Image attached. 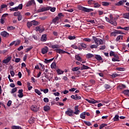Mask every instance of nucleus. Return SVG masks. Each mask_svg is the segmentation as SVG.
<instances>
[{"label": "nucleus", "mask_w": 129, "mask_h": 129, "mask_svg": "<svg viewBox=\"0 0 129 129\" xmlns=\"http://www.w3.org/2000/svg\"><path fill=\"white\" fill-rule=\"evenodd\" d=\"M93 39L97 46H99V45H102L103 44V41L101 39H98L95 36H93Z\"/></svg>", "instance_id": "1"}, {"label": "nucleus", "mask_w": 129, "mask_h": 129, "mask_svg": "<svg viewBox=\"0 0 129 129\" xmlns=\"http://www.w3.org/2000/svg\"><path fill=\"white\" fill-rule=\"evenodd\" d=\"M65 113L66 114H67V115H68L69 116L72 117V116H73V113H74V111H73L72 109L68 108L67 109V110L66 111Z\"/></svg>", "instance_id": "2"}, {"label": "nucleus", "mask_w": 129, "mask_h": 129, "mask_svg": "<svg viewBox=\"0 0 129 129\" xmlns=\"http://www.w3.org/2000/svg\"><path fill=\"white\" fill-rule=\"evenodd\" d=\"M80 10H81V11H83V12H85V13H90V12H93V9H88L82 6L80 7Z\"/></svg>", "instance_id": "3"}, {"label": "nucleus", "mask_w": 129, "mask_h": 129, "mask_svg": "<svg viewBox=\"0 0 129 129\" xmlns=\"http://www.w3.org/2000/svg\"><path fill=\"white\" fill-rule=\"evenodd\" d=\"M50 10V7H43L40 9H38L37 11V13H42L46 11H49Z\"/></svg>", "instance_id": "4"}, {"label": "nucleus", "mask_w": 129, "mask_h": 129, "mask_svg": "<svg viewBox=\"0 0 129 129\" xmlns=\"http://www.w3.org/2000/svg\"><path fill=\"white\" fill-rule=\"evenodd\" d=\"M86 100L89 103H92L93 104H94V103H98L99 102V101H96L93 99H91L90 100L86 99Z\"/></svg>", "instance_id": "5"}, {"label": "nucleus", "mask_w": 129, "mask_h": 129, "mask_svg": "<svg viewBox=\"0 0 129 129\" xmlns=\"http://www.w3.org/2000/svg\"><path fill=\"white\" fill-rule=\"evenodd\" d=\"M78 107H79V105L75 106V111L74 112V114H76L77 115H78V114H79V113H80V110L79 109H78Z\"/></svg>", "instance_id": "6"}, {"label": "nucleus", "mask_w": 129, "mask_h": 129, "mask_svg": "<svg viewBox=\"0 0 129 129\" xmlns=\"http://www.w3.org/2000/svg\"><path fill=\"white\" fill-rule=\"evenodd\" d=\"M24 90H23V89H20L18 91V93L19 94L18 95V97H19V98H22L23 97L24 95L23 94Z\"/></svg>", "instance_id": "7"}, {"label": "nucleus", "mask_w": 129, "mask_h": 129, "mask_svg": "<svg viewBox=\"0 0 129 129\" xmlns=\"http://www.w3.org/2000/svg\"><path fill=\"white\" fill-rule=\"evenodd\" d=\"M11 60H12V57L8 56L6 59L3 60V62L5 63V64H8V63H9Z\"/></svg>", "instance_id": "8"}, {"label": "nucleus", "mask_w": 129, "mask_h": 129, "mask_svg": "<svg viewBox=\"0 0 129 129\" xmlns=\"http://www.w3.org/2000/svg\"><path fill=\"white\" fill-rule=\"evenodd\" d=\"M1 35L2 36V37H9L10 36V34L8 33L7 31H3L1 33Z\"/></svg>", "instance_id": "9"}, {"label": "nucleus", "mask_w": 129, "mask_h": 129, "mask_svg": "<svg viewBox=\"0 0 129 129\" xmlns=\"http://www.w3.org/2000/svg\"><path fill=\"white\" fill-rule=\"evenodd\" d=\"M40 41L41 42H46L47 41V35L46 34H43L41 36Z\"/></svg>", "instance_id": "10"}, {"label": "nucleus", "mask_w": 129, "mask_h": 129, "mask_svg": "<svg viewBox=\"0 0 129 129\" xmlns=\"http://www.w3.org/2000/svg\"><path fill=\"white\" fill-rule=\"evenodd\" d=\"M33 5H35V1L31 0L27 3L26 7H31V6H33Z\"/></svg>", "instance_id": "11"}, {"label": "nucleus", "mask_w": 129, "mask_h": 129, "mask_svg": "<svg viewBox=\"0 0 129 129\" xmlns=\"http://www.w3.org/2000/svg\"><path fill=\"white\" fill-rule=\"evenodd\" d=\"M31 108L33 111L37 112L39 110V108L36 105H32Z\"/></svg>", "instance_id": "12"}, {"label": "nucleus", "mask_w": 129, "mask_h": 129, "mask_svg": "<svg viewBox=\"0 0 129 129\" xmlns=\"http://www.w3.org/2000/svg\"><path fill=\"white\" fill-rule=\"evenodd\" d=\"M55 50L56 52L58 53V54H65V53H66L64 50H63L62 49H61L57 48Z\"/></svg>", "instance_id": "13"}, {"label": "nucleus", "mask_w": 129, "mask_h": 129, "mask_svg": "<svg viewBox=\"0 0 129 129\" xmlns=\"http://www.w3.org/2000/svg\"><path fill=\"white\" fill-rule=\"evenodd\" d=\"M48 52V47L46 46L45 48H43L41 49V53L42 54H46V53Z\"/></svg>", "instance_id": "14"}, {"label": "nucleus", "mask_w": 129, "mask_h": 129, "mask_svg": "<svg viewBox=\"0 0 129 129\" xmlns=\"http://www.w3.org/2000/svg\"><path fill=\"white\" fill-rule=\"evenodd\" d=\"M95 59H96V60H98V61H101L102 60V57H101V56L98 54H96L95 56Z\"/></svg>", "instance_id": "15"}, {"label": "nucleus", "mask_w": 129, "mask_h": 129, "mask_svg": "<svg viewBox=\"0 0 129 129\" xmlns=\"http://www.w3.org/2000/svg\"><path fill=\"white\" fill-rule=\"evenodd\" d=\"M75 58L77 61H80V62L82 61V58L81 57H80V56H79V55L76 54L75 55Z\"/></svg>", "instance_id": "16"}, {"label": "nucleus", "mask_w": 129, "mask_h": 129, "mask_svg": "<svg viewBox=\"0 0 129 129\" xmlns=\"http://www.w3.org/2000/svg\"><path fill=\"white\" fill-rule=\"evenodd\" d=\"M123 38V35L118 36L116 39V42H118L120 41V40H122Z\"/></svg>", "instance_id": "17"}, {"label": "nucleus", "mask_w": 129, "mask_h": 129, "mask_svg": "<svg viewBox=\"0 0 129 129\" xmlns=\"http://www.w3.org/2000/svg\"><path fill=\"white\" fill-rule=\"evenodd\" d=\"M31 22L32 23V25L33 26H38V25H40V22L35 20H33L31 21Z\"/></svg>", "instance_id": "18"}, {"label": "nucleus", "mask_w": 129, "mask_h": 129, "mask_svg": "<svg viewBox=\"0 0 129 129\" xmlns=\"http://www.w3.org/2000/svg\"><path fill=\"white\" fill-rule=\"evenodd\" d=\"M116 35H117V30H115L114 32H112L110 33L111 37H112V36H113L114 37H116Z\"/></svg>", "instance_id": "19"}, {"label": "nucleus", "mask_w": 129, "mask_h": 129, "mask_svg": "<svg viewBox=\"0 0 129 129\" xmlns=\"http://www.w3.org/2000/svg\"><path fill=\"white\" fill-rule=\"evenodd\" d=\"M94 55L91 53H88L86 54V57L87 58V59H89L90 58H92V57H94Z\"/></svg>", "instance_id": "20"}, {"label": "nucleus", "mask_w": 129, "mask_h": 129, "mask_svg": "<svg viewBox=\"0 0 129 129\" xmlns=\"http://www.w3.org/2000/svg\"><path fill=\"white\" fill-rule=\"evenodd\" d=\"M56 72H57L58 75H61L62 74H63V73H64V71H63L60 69H57L56 70Z\"/></svg>", "instance_id": "21"}, {"label": "nucleus", "mask_w": 129, "mask_h": 129, "mask_svg": "<svg viewBox=\"0 0 129 129\" xmlns=\"http://www.w3.org/2000/svg\"><path fill=\"white\" fill-rule=\"evenodd\" d=\"M110 24H111V25H113V26H116L117 25V23H116V21H113V20H110Z\"/></svg>", "instance_id": "22"}, {"label": "nucleus", "mask_w": 129, "mask_h": 129, "mask_svg": "<svg viewBox=\"0 0 129 129\" xmlns=\"http://www.w3.org/2000/svg\"><path fill=\"white\" fill-rule=\"evenodd\" d=\"M123 18L124 19H129V13H124L123 14Z\"/></svg>", "instance_id": "23"}, {"label": "nucleus", "mask_w": 129, "mask_h": 129, "mask_svg": "<svg viewBox=\"0 0 129 129\" xmlns=\"http://www.w3.org/2000/svg\"><path fill=\"white\" fill-rule=\"evenodd\" d=\"M43 108H44V111H48L50 110V106L48 105L44 106Z\"/></svg>", "instance_id": "24"}, {"label": "nucleus", "mask_w": 129, "mask_h": 129, "mask_svg": "<svg viewBox=\"0 0 129 129\" xmlns=\"http://www.w3.org/2000/svg\"><path fill=\"white\" fill-rule=\"evenodd\" d=\"M126 87V86L123 84L119 85L118 86V88H119V89H123V88H125Z\"/></svg>", "instance_id": "25"}, {"label": "nucleus", "mask_w": 129, "mask_h": 129, "mask_svg": "<svg viewBox=\"0 0 129 129\" xmlns=\"http://www.w3.org/2000/svg\"><path fill=\"white\" fill-rule=\"evenodd\" d=\"M80 118H82V119H85V112L81 113Z\"/></svg>", "instance_id": "26"}, {"label": "nucleus", "mask_w": 129, "mask_h": 129, "mask_svg": "<svg viewBox=\"0 0 129 129\" xmlns=\"http://www.w3.org/2000/svg\"><path fill=\"white\" fill-rule=\"evenodd\" d=\"M59 48H60V45H58V44H54V45H52V49H59Z\"/></svg>", "instance_id": "27"}, {"label": "nucleus", "mask_w": 129, "mask_h": 129, "mask_svg": "<svg viewBox=\"0 0 129 129\" xmlns=\"http://www.w3.org/2000/svg\"><path fill=\"white\" fill-rule=\"evenodd\" d=\"M27 28H28V29H30V28H31L32 26H33L32 21L27 22Z\"/></svg>", "instance_id": "28"}, {"label": "nucleus", "mask_w": 129, "mask_h": 129, "mask_svg": "<svg viewBox=\"0 0 129 129\" xmlns=\"http://www.w3.org/2000/svg\"><path fill=\"white\" fill-rule=\"evenodd\" d=\"M123 94L126 95L127 96H129V90H125L123 91Z\"/></svg>", "instance_id": "29"}, {"label": "nucleus", "mask_w": 129, "mask_h": 129, "mask_svg": "<svg viewBox=\"0 0 129 129\" xmlns=\"http://www.w3.org/2000/svg\"><path fill=\"white\" fill-rule=\"evenodd\" d=\"M119 116L118 115H115L114 117L113 118L114 121H117L119 120Z\"/></svg>", "instance_id": "30"}, {"label": "nucleus", "mask_w": 129, "mask_h": 129, "mask_svg": "<svg viewBox=\"0 0 129 129\" xmlns=\"http://www.w3.org/2000/svg\"><path fill=\"white\" fill-rule=\"evenodd\" d=\"M10 11H13V12H17L19 11V8L18 7H16L15 8H13L10 9Z\"/></svg>", "instance_id": "31"}, {"label": "nucleus", "mask_w": 129, "mask_h": 129, "mask_svg": "<svg viewBox=\"0 0 129 129\" xmlns=\"http://www.w3.org/2000/svg\"><path fill=\"white\" fill-rule=\"evenodd\" d=\"M90 68H89L88 66H86L84 64L83 65V67L81 68L82 70H86L87 69H89Z\"/></svg>", "instance_id": "32"}, {"label": "nucleus", "mask_w": 129, "mask_h": 129, "mask_svg": "<svg viewBox=\"0 0 129 129\" xmlns=\"http://www.w3.org/2000/svg\"><path fill=\"white\" fill-rule=\"evenodd\" d=\"M16 29V27L14 26H8L7 27L8 31H12V30H15Z\"/></svg>", "instance_id": "33"}, {"label": "nucleus", "mask_w": 129, "mask_h": 129, "mask_svg": "<svg viewBox=\"0 0 129 129\" xmlns=\"http://www.w3.org/2000/svg\"><path fill=\"white\" fill-rule=\"evenodd\" d=\"M95 3V1H94V0H88V5H94Z\"/></svg>", "instance_id": "34"}, {"label": "nucleus", "mask_w": 129, "mask_h": 129, "mask_svg": "<svg viewBox=\"0 0 129 129\" xmlns=\"http://www.w3.org/2000/svg\"><path fill=\"white\" fill-rule=\"evenodd\" d=\"M60 20V17H56L54 19L52 20L53 23H56L57 21H59Z\"/></svg>", "instance_id": "35"}, {"label": "nucleus", "mask_w": 129, "mask_h": 129, "mask_svg": "<svg viewBox=\"0 0 129 129\" xmlns=\"http://www.w3.org/2000/svg\"><path fill=\"white\" fill-rule=\"evenodd\" d=\"M34 91L35 93H37V94H38V95H41V94H42V93H41V92L37 89H35L34 90Z\"/></svg>", "instance_id": "36"}, {"label": "nucleus", "mask_w": 129, "mask_h": 129, "mask_svg": "<svg viewBox=\"0 0 129 129\" xmlns=\"http://www.w3.org/2000/svg\"><path fill=\"white\" fill-rule=\"evenodd\" d=\"M12 129H22V127H21L20 126L14 125V126H12Z\"/></svg>", "instance_id": "37"}, {"label": "nucleus", "mask_w": 129, "mask_h": 129, "mask_svg": "<svg viewBox=\"0 0 129 129\" xmlns=\"http://www.w3.org/2000/svg\"><path fill=\"white\" fill-rule=\"evenodd\" d=\"M102 6H104V7H107V6H109V3L103 2L102 3Z\"/></svg>", "instance_id": "38"}, {"label": "nucleus", "mask_w": 129, "mask_h": 129, "mask_svg": "<svg viewBox=\"0 0 129 129\" xmlns=\"http://www.w3.org/2000/svg\"><path fill=\"white\" fill-rule=\"evenodd\" d=\"M105 126H107V124H105V123H102L99 127L100 129H102L103 127H104Z\"/></svg>", "instance_id": "39"}, {"label": "nucleus", "mask_w": 129, "mask_h": 129, "mask_svg": "<svg viewBox=\"0 0 129 129\" xmlns=\"http://www.w3.org/2000/svg\"><path fill=\"white\" fill-rule=\"evenodd\" d=\"M122 5H123V4L122 3V2H121V1H119L115 4V5L118 6H122Z\"/></svg>", "instance_id": "40"}, {"label": "nucleus", "mask_w": 129, "mask_h": 129, "mask_svg": "<svg viewBox=\"0 0 129 129\" xmlns=\"http://www.w3.org/2000/svg\"><path fill=\"white\" fill-rule=\"evenodd\" d=\"M97 47H98V45H97V44H93L91 45L90 48L91 49H97Z\"/></svg>", "instance_id": "41"}, {"label": "nucleus", "mask_w": 129, "mask_h": 129, "mask_svg": "<svg viewBox=\"0 0 129 129\" xmlns=\"http://www.w3.org/2000/svg\"><path fill=\"white\" fill-rule=\"evenodd\" d=\"M99 7H100V5L99 3H95L94 4V8H99Z\"/></svg>", "instance_id": "42"}, {"label": "nucleus", "mask_w": 129, "mask_h": 129, "mask_svg": "<svg viewBox=\"0 0 129 129\" xmlns=\"http://www.w3.org/2000/svg\"><path fill=\"white\" fill-rule=\"evenodd\" d=\"M20 15H21V12H15L14 13V16L15 17H18V16H19Z\"/></svg>", "instance_id": "43"}, {"label": "nucleus", "mask_w": 129, "mask_h": 129, "mask_svg": "<svg viewBox=\"0 0 129 129\" xmlns=\"http://www.w3.org/2000/svg\"><path fill=\"white\" fill-rule=\"evenodd\" d=\"M84 122L85 123V124H86V125H88V126H90V125H91V122L89 121H84Z\"/></svg>", "instance_id": "44"}, {"label": "nucleus", "mask_w": 129, "mask_h": 129, "mask_svg": "<svg viewBox=\"0 0 129 129\" xmlns=\"http://www.w3.org/2000/svg\"><path fill=\"white\" fill-rule=\"evenodd\" d=\"M80 69V68L79 67H77L73 68L72 71H78Z\"/></svg>", "instance_id": "45"}, {"label": "nucleus", "mask_w": 129, "mask_h": 129, "mask_svg": "<svg viewBox=\"0 0 129 129\" xmlns=\"http://www.w3.org/2000/svg\"><path fill=\"white\" fill-rule=\"evenodd\" d=\"M51 68L52 69H55L56 68V63L53 62L51 64Z\"/></svg>", "instance_id": "46"}, {"label": "nucleus", "mask_w": 129, "mask_h": 129, "mask_svg": "<svg viewBox=\"0 0 129 129\" xmlns=\"http://www.w3.org/2000/svg\"><path fill=\"white\" fill-rule=\"evenodd\" d=\"M18 90V88H14L12 89L11 93H15V92H16V91Z\"/></svg>", "instance_id": "47"}, {"label": "nucleus", "mask_w": 129, "mask_h": 129, "mask_svg": "<svg viewBox=\"0 0 129 129\" xmlns=\"http://www.w3.org/2000/svg\"><path fill=\"white\" fill-rule=\"evenodd\" d=\"M76 38V37L75 36H69L68 37V39H69V40H74V39H75Z\"/></svg>", "instance_id": "48"}, {"label": "nucleus", "mask_w": 129, "mask_h": 129, "mask_svg": "<svg viewBox=\"0 0 129 129\" xmlns=\"http://www.w3.org/2000/svg\"><path fill=\"white\" fill-rule=\"evenodd\" d=\"M117 35H119V34L124 35V33L121 32V31L120 30H117Z\"/></svg>", "instance_id": "49"}, {"label": "nucleus", "mask_w": 129, "mask_h": 129, "mask_svg": "<svg viewBox=\"0 0 129 129\" xmlns=\"http://www.w3.org/2000/svg\"><path fill=\"white\" fill-rule=\"evenodd\" d=\"M7 7H8V5L3 4V5H1V9L2 10H3V9H5V8H7Z\"/></svg>", "instance_id": "50"}, {"label": "nucleus", "mask_w": 129, "mask_h": 129, "mask_svg": "<svg viewBox=\"0 0 129 129\" xmlns=\"http://www.w3.org/2000/svg\"><path fill=\"white\" fill-rule=\"evenodd\" d=\"M114 52L111 51H110L109 55L110 57H112V56H115Z\"/></svg>", "instance_id": "51"}, {"label": "nucleus", "mask_w": 129, "mask_h": 129, "mask_svg": "<svg viewBox=\"0 0 129 129\" xmlns=\"http://www.w3.org/2000/svg\"><path fill=\"white\" fill-rule=\"evenodd\" d=\"M81 47H82V48H83L84 49L86 48V47H87V45H86V44H84V43H81Z\"/></svg>", "instance_id": "52"}, {"label": "nucleus", "mask_w": 129, "mask_h": 129, "mask_svg": "<svg viewBox=\"0 0 129 129\" xmlns=\"http://www.w3.org/2000/svg\"><path fill=\"white\" fill-rule=\"evenodd\" d=\"M81 99V97L80 96H78L77 95H75V100H79Z\"/></svg>", "instance_id": "53"}, {"label": "nucleus", "mask_w": 129, "mask_h": 129, "mask_svg": "<svg viewBox=\"0 0 129 129\" xmlns=\"http://www.w3.org/2000/svg\"><path fill=\"white\" fill-rule=\"evenodd\" d=\"M22 19H23V16L20 14L19 16H18V20L22 21Z\"/></svg>", "instance_id": "54"}, {"label": "nucleus", "mask_w": 129, "mask_h": 129, "mask_svg": "<svg viewBox=\"0 0 129 129\" xmlns=\"http://www.w3.org/2000/svg\"><path fill=\"white\" fill-rule=\"evenodd\" d=\"M84 41H85V42H91V39L90 38H84Z\"/></svg>", "instance_id": "55"}, {"label": "nucleus", "mask_w": 129, "mask_h": 129, "mask_svg": "<svg viewBox=\"0 0 129 129\" xmlns=\"http://www.w3.org/2000/svg\"><path fill=\"white\" fill-rule=\"evenodd\" d=\"M104 87L106 89H109V88H110V86H109V85L105 84Z\"/></svg>", "instance_id": "56"}, {"label": "nucleus", "mask_w": 129, "mask_h": 129, "mask_svg": "<svg viewBox=\"0 0 129 129\" xmlns=\"http://www.w3.org/2000/svg\"><path fill=\"white\" fill-rule=\"evenodd\" d=\"M17 8H18V10H22L23 9V4H20Z\"/></svg>", "instance_id": "57"}, {"label": "nucleus", "mask_w": 129, "mask_h": 129, "mask_svg": "<svg viewBox=\"0 0 129 129\" xmlns=\"http://www.w3.org/2000/svg\"><path fill=\"white\" fill-rule=\"evenodd\" d=\"M32 49H33V47L30 46L29 47H28L26 49V52H29V51H31V50H32Z\"/></svg>", "instance_id": "58"}, {"label": "nucleus", "mask_w": 129, "mask_h": 129, "mask_svg": "<svg viewBox=\"0 0 129 129\" xmlns=\"http://www.w3.org/2000/svg\"><path fill=\"white\" fill-rule=\"evenodd\" d=\"M43 101L45 103L49 102V99H48V98H44L43 99Z\"/></svg>", "instance_id": "59"}, {"label": "nucleus", "mask_w": 129, "mask_h": 129, "mask_svg": "<svg viewBox=\"0 0 129 129\" xmlns=\"http://www.w3.org/2000/svg\"><path fill=\"white\" fill-rule=\"evenodd\" d=\"M10 74L12 76V77H14V76H15V72L14 71H10Z\"/></svg>", "instance_id": "60"}, {"label": "nucleus", "mask_w": 129, "mask_h": 129, "mask_svg": "<svg viewBox=\"0 0 129 129\" xmlns=\"http://www.w3.org/2000/svg\"><path fill=\"white\" fill-rule=\"evenodd\" d=\"M43 92L46 94V93H48L49 92V89H45L43 90Z\"/></svg>", "instance_id": "61"}, {"label": "nucleus", "mask_w": 129, "mask_h": 129, "mask_svg": "<svg viewBox=\"0 0 129 129\" xmlns=\"http://www.w3.org/2000/svg\"><path fill=\"white\" fill-rule=\"evenodd\" d=\"M72 47L74 48V49H78V46H77V45H75V44H73L72 45Z\"/></svg>", "instance_id": "62"}, {"label": "nucleus", "mask_w": 129, "mask_h": 129, "mask_svg": "<svg viewBox=\"0 0 129 129\" xmlns=\"http://www.w3.org/2000/svg\"><path fill=\"white\" fill-rule=\"evenodd\" d=\"M123 30H124V31H129V26L123 27Z\"/></svg>", "instance_id": "63"}, {"label": "nucleus", "mask_w": 129, "mask_h": 129, "mask_svg": "<svg viewBox=\"0 0 129 129\" xmlns=\"http://www.w3.org/2000/svg\"><path fill=\"white\" fill-rule=\"evenodd\" d=\"M11 105H12V101L9 100L7 103V105H8V106H10Z\"/></svg>", "instance_id": "64"}]
</instances>
